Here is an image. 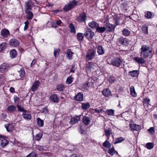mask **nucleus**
Instances as JSON below:
<instances>
[{"label":"nucleus","instance_id":"864d4df0","mask_svg":"<svg viewBox=\"0 0 157 157\" xmlns=\"http://www.w3.org/2000/svg\"><path fill=\"white\" fill-rule=\"evenodd\" d=\"M73 81V78L71 76H69L68 77L66 82L67 84H70L72 83Z\"/></svg>","mask_w":157,"mask_h":157},{"label":"nucleus","instance_id":"0e129e2a","mask_svg":"<svg viewBox=\"0 0 157 157\" xmlns=\"http://www.w3.org/2000/svg\"><path fill=\"white\" fill-rule=\"evenodd\" d=\"M17 108L18 110L19 111L23 112H24L25 111V109H24L23 108L21 107L19 105H17Z\"/></svg>","mask_w":157,"mask_h":157},{"label":"nucleus","instance_id":"72a5a7b5","mask_svg":"<svg viewBox=\"0 0 157 157\" xmlns=\"http://www.w3.org/2000/svg\"><path fill=\"white\" fill-rule=\"evenodd\" d=\"M37 124L39 127H41L44 125V121L43 120L41 119L40 118L38 117L37 118Z\"/></svg>","mask_w":157,"mask_h":157},{"label":"nucleus","instance_id":"e433bc0d","mask_svg":"<svg viewBox=\"0 0 157 157\" xmlns=\"http://www.w3.org/2000/svg\"><path fill=\"white\" fill-rule=\"evenodd\" d=\"M147 132L149 134L151 135H154L155 133V128L153 127H150L147 130Z\"/></svg>","mask_w":157,"mask_h":157},{"label":"nucleus","instance_id":"f03ea898","mask_svg":"<svg viewBox=\"0 0 157 157\" xmlns=\"http://www.w3.org/2000/svg\"><path fill=\"white\" fill-rule=\"evenodd\" d=\"M110 63L113 66L119 67L122 63V60L119 57H114L111 59Z\"/></svg>","mask_w":157,"mask_h":157},{"label":"nucleus","instance_id":"7c9ffc66","mask_svg":"<svg viewBox=\"0 0 157 157\" xmlns=\"http://www.w3.org/2000/svg\"><path fill=\"white\" fill-rule=\"evenodd\" d=\"M145 16L147 18H151L154 16V14L150 11H147L145 13Z\"/></svg>","mask_w":157,"mask_h":157},{"label":"nucleus","instance_id":"a18cd8bd","mask_svg":"<svg viewBox=\"0 0 157 157\" xmlns=\"http://www.w3.org/2000/svg\"><path fill=\"white\" fill-rule=\"evenodd\" d=\"M103 145L105 147L109 148L111 147V144L108 140H106L103 144Z\"/></svg>","mask_w":157,"mask_h":157},{"label":"nucleus","instance_id":"6e6552de","mask_svg":"<svg viewBox=\"0 0 157 157\" xmlns=\"http://www.w3.org/2000/svg\"><path fill=\"white\" fill-rule=\"evenodd\" d=\"M40 82L38 81H35L31 87V90L33 92L36 90L40 85Z\"/></svg>","mask_w":157,"mask_h":157},{"label":"nucleus","instance_id":"c03bdc74","mask_svg":"<svg viewBox=\"0 0 157 157\" xmlns=\"http://www.w3.org/2000/svg\"><path fill=\"white\" fill-rule=\"evenodd\" d=\"M7 44L6 43L3 42L0 44V52H2L6 48Z\"/></svg>","mask_w":157,"mask_h":157},{"label":"nucleus","instance_id":"393cba45","mask_svg":"<svg viewBox=\"0 0 157 157\" xmlns=\"http://www.w3.org/2000/svg\"><path fill=\"white\" fill-rule=\"evenodd\" d=\"M5 127L7 132H11L13 130L14 127L11 124H8L5 125Z\"/></svg>","mask_w":157,"mask_h":157},{"label":"nucleus","instance_id":"bf43d9fd","mask_svg":"<svg viewBox=\"0 0 157 157\" xmlns=\"http://www.w3.org/2000/svg\"><path fill=\"white\" fill-rule=\"evenodd\" d=\"M64 88V86L62 84L59 85L57 86V89L59 91H62Z\"/></svg>","mask_w":157,"mask_h":157},{"label":"nucleus","instance_id":"c85d7f7f","mask_svg":"<svg viewBox=\"0 0 157 157\" xmlns=\"http://www.w3.org/2000/svg\"><path fill=\"white\" fill-rule=\"evenodd\" d=\"M139 74V71L138 70L133 71L129 72V75L133 77H137Z\"/></svg>","mask_w":157,"mask_h":157},{"label":"nucleus","instance_id":"9b49d317","mask_svg":"<svg viewBox=\"0 0 157 157\" xmlns=\"http://www.w3.org/2000/svg\"><path fill=\"white\" fill-rule=\"evenodd\" d=\"M9 43L10 45L12 47H17L19 45L18 41L15 39H11L10 40Z\"/></svg>","mask_w":157,"mask_h":157},{"label":"nucleus","instance_id":"f3484780","mask_svg":"<svg viewBox=\"0 0 157 157\" xmlns=\"http://www.w3.org/2000/svg\"><path fill=\"white\" fill-rule=\"evenodd\" d=\"M50 99L51 101L54 103H58L59 100V99L58 98L56 94H52L50 96Z\"/></svg>","mask_w":157,"mask_h":157},{"label":"nucleus","instance_id":"2eb2a0df","mask_svg":"<svg viewBox=\"0 0 157 157\" xmlns=\"http://www.w3.org/2000/svg\"><path fill=\"white\" fill-rule=\"evenodd\" d=\"M116 27L115 25H113L110 24H108L106 26L105 28L108 32H112L114 30Z\"/></svg>","mask_w":157,"mask_h":157},{"label":"nucleus","instance_id":"680f3d73","mask_svg":"<svg viewBox=\"0 0 157 157\" xmlns=\"http://www.w3.org/2000/svg\"><path fill=\"white\" fill-rule=\"evenodd\" d=\"M37 154L35 152H32L28 155L26 157H36Z\"/></svg>","mask_w":157,"mask_h":157},{"label":"nucleus","instance_id":"f257e3e1","mask_svg":"<svg viewBox=\"0 0 157 157\" xmlns=\"http://www.w3.org/2000/svg\"><path fill=\"white\" fill-rule=\"evenodd\" d=\"M140 56L144 58H147L152 56V48L148 46L143 45L140 48Z\"/></svg>","mask_w":157,"mask_h":157},{"label":"nucleus","instance_id":"c756f323","mask_svg":"<svg viewBox=\"0 0 157 157\" xmlns=\"http://www.w3.org/2000/svg\"><path fill=\"white\" fill-rule=\"evenodd\" d=\"M27 14L26 18L29 20H30L32 19L33 16V13L30 11H25Z\"/></svg>","mask_w":157,"mask_h":157},{"label":"nucleus","instance_id":"aec40b11","mask_svg":"<svg viewBox=\"0 0 157 157\" xmlns=\"http://www.w3.org/2000/svg\"><path fill=\"white\" fill-rule=\"evenodd\" d=\"M80 115L76 116L72 118L71 120L70 123L71 124H74L78 122L80 120Z\"/></svg>","mask_w":157,"mask_h":157},{"label":"nucleus","instance_id":"412c9836","mask_svg":"<svg viewBox=\"0 0 157 157\" xmlns=\"http://www.w3.org/2000/svg\"><path fill=\"white\" fill-rule=\"evenodd\" d=\"M83 123L86 125L89 124L90 122V119L89 117L87 116H83L82 118Z\"/></svg>","mask_w":157,"mask_h":157},{"label":"nucleus","instance_id":"49530a36","mask_svg":"<svg viewBox=\"0 0 157 157\" xmlns=\"http://www.w3.org/2000/svg\"><path fill=\"white\" fill-rule=\"evenodd\" d=\"M17 55L16 52V50L14 49H13L10 52V56L12 58H14Z\"/></svg>","mask_w":157,"mask_h":157},{"label":"nucleus","instance_id":"6e6d98bb","mask_svg":"<svg viewBox=\"0 0 157 157\" xmlns=\"http://www.w3.org/2000/svg\"><path fill=\"white\" fill-rule=\"evenodd\" d=\"M60 52V49L58 48H55L54 50V54L55 57H56V56H58L59 55V53Z\"/></svg>","mask_w":157,"mask_h":157},{"label":"nucleus","instance_id":"37998d69","mask_svg":"<svg viewBox=\"0 0 157 157\" xmlns=\"http://www.w3.org/2000/svg\"><path fill=\"white\" fill-rule=\"evenodd\" d=\"M150 100L148 98H146L144 99L143 101V103L144 106L147 107L149 105V102Z\"/></svg>","mask_w":157,"mask_h":157},{"label":"nucleus","instance_id":"ddd939ff","mask_svg":"<svg viewBox=\"0 0 157 157\" xmlns=\"http://www.w3.org/2000/svg\"><path fill=\"white\" fill-rule=\"evenodd\" d=\"M9 66L6 63H3L0 66V71L1 72H4L8 69Z\"/></svg>","mask_w":157,"mask_h":157},{"label":"nucleus","instance_id":"4be33fe9","mask_svg":"<svg viewBox=\"0 0 157 157\" xmlns=\"http://www.w3.org/2000/svg\"><path fill=\"white\" fill-rule=\"evenodd\" d=\"M113 19L116 26L120 24L119 21L120 20L121 18L119 16L117 15H115L113 17Z\"/></svg>","mask_w":157,"mask_h":157},{"label":"nucleus","instance_id":"58836bf2","mask_svg":"<svg viewBox=\"0 0 157 157\" xmlns=\"http://www.w3.org/2000/svg\"><path fill=\"white\" fill-rule=\"evenodd\" d=\"M84 36V34L79 33L77 34V37L78 40L79 41L82 40Z\"/></svg>","mask_w":157,"mask_h":157},{"label":"nucleus","instance_id":"603ef678","mask_svg":"<svg viewBox=\"0 0 157 157\" xmlns=\"http://www.w3.org/2000/svg\"><path fill=\"white\" fill-rule=\"evenodd\" d=\"M154 146V144L151 143H148L146 144V147L147 149H152Z\"/></svg>","mask_w":157,"mask_h":157},{"label":"nucleus","instance_id":"423d86ee","mask_svg":"<svg viewBox=\"0 0 157 157\" xmlns=\"http://www.w3.org/2000/svg\"><path fill=\"white\" fill-rule=\"evenodd\" d=\"M87 18L86 13L83 12L80 13L79 15L77 17L76 20L79 22H85Z\"/></svg>","mask_w":157,"mask_h":157},{"label":"nucleus","instance_id":"13d9d810","mask_svg":"<svg viewBox=\"0 0 157 157\" xmlns=\"http://www.w3.org/2000/svg\"><path fill=\"white\" fill-rule=\"evenodd\" d=\"M72 9L69 6V4L67 6H65L64 7L63 10L66 12L68 10H71Z\"/></svg>","mask_w":157,"mask_h":157},{"label":"nucleus","instance_id":"1a4fd4ad","mask_svg":"<svg viewBox=\"0 0 157 157\" xmlns=\"http://www.w3.org/2000/svg\"><path fill=\"white\" fill-rule=\"evenodd\" d=\"M0 140H1V146L2 147H5L8 143V141L5 139V136L0 135Z\"/></svg>","mask_w":157,"mask_h":157},{"label":"nucleus","instance_id":"a211bd4d","mask_svg":"<svg viewBox=\"0 0 157 157\" xmlns=\"http://www.w3.org/2000/svg\"><path fill=\"white\" fill-rule=\"evenodd\" d=\"M94 80L92 78H90L88 79V81L86 82L84 85H83V87L87 89L90 86V81L92 83H93L94 82Z\"/></svg>","mask_w":157,"mask_h":157},{"label":"nucleus","instance_id":"a19ab883","mask_svg":"<svg viewBox=\"0 0 157 157\" xmlns=\"http://www.w3.org/2000/svg\"><path fill=\"white\" fill-rule=\"evenodd\" d=\"M105 135L106 136L108 137V139L109 138V136L112 133V130L110 128L108 129H105Z\"/></svg>","mask_w":157,"mask_h":157},{"label":"nucleus","instance_id":"69168bd1","mask_svg":"<svg viewBox=\"0 0 157 157\" xmlns=\"http://www.w3.org/2000/svg\"><path fill=\"white\" fill-rule=\"evenodd\" d=\"M103 110L102 109L97 108L95 109V111L97 113H98L101 112Z\"/></svg>","mask_w":157,"mask_h":157},{"label":"nucleus","instance_id":"79ce46f5","mask_svg":"<svg viewBox=\"0 0 157 157\" xmlns=\"http://www.w3.org/2000/svg\"><path fill=\"white\" fill-rule=\"evenodd\" d=\"M77 2L75 0H73L70 2L68 4L69 6L71 9L77 5Z\"/></svg>","mask_w":157,"mask_h":157},{"label":"nucleus","instance_id":"dca6fc26","mask_svg":"<svg viewBox=\"0 0 157 157\" xmlns=\"http://www.w3.org/2000/svg\"><path fill=\"white\" fill-rule=\"evenodd\" d=\"M130 127L132 130L139 131L140 129L141 126L135 124H130Z\"/></svg>","mask_w":157,"mask_h":157},{"label":"nucleus","instance_id":"0eeeda50","mask_svg":"<svg viewBox=\"0 0 157 157\" xmlns=\"http://www.w3.org/2000/svg\"><path fill=\"white\" fill-rule=\"evenodd\" d=\"M33 4L31 0H28L25 2V11H30L32 9Z\"/></svg>","mask_w":157,"mask_h":157},{"label":"nucleus","instance_id":"39448f33","mask_svg":"<svg viewBox=\"0 0 157 157\" xmlns=\"http://www.w3.org/2000/svg\"><path fill=\"white\" fill-rule=\"evenodd\" d=\"M97 66L96 64L92 62H89L86 65V68L87 71L93 72L96 71Z\"/></svg>","mask_w":157,"mask_h":157},{"label":"nucleus","instance_id":"e2e57ef3","mask_svg":"<svg viewBox=\"0 0 157 157\" xmlns=\"http://www.w3.org/2000/svg\"><path fill=\"white\" fill-rule=\"evenodd\" d=\"M29 22L28 21H26L25 22V26L24 28V30L25 31L26 30L28 29L29 27Z\"/></svg>","mask_w":157,"mask_h":157},{"label":"nucleus","instance_id":"5fc2aeb1","mask_svg":"<svg viewBox=\"0 0 157 157\" xmlns=\"http://www.w3.org/2000/svg\"><path fill=\"white\" fill-rule=\"evenodd\" d=\"M106 113L108 115L113 116L114 114V110L113 109L107 110L106 111Z\"/></svg>","mask_w":157,"mask_h":157},{"label":"nucleus","instance_id":"f8f14e48","mask_svg":"<svg viewBox=\"0 0 157 157\" xmlns=\"http://www.w3.org/2000/svg\"><path fill=\"white\" fill-rule=\"evenodd\" d=\"M17 71L19 73V76L21 78H23L25 76V72L24 69L21 66H19L18 69H17Z\"/></svg>","mask_w":157,"mask_h":157},{"label":"nucleus","instance_id":"cd10ccee","mask_svg":"<svg viewBox=\"0 0 157 157\" xmlns=\"http://www.w3.org/2000/svg\"><path fill=\"white\" fill-rule=\"evenodd\" d=\"M9 34V32L7 29H3L1 32V35L4 37H7Z\"/></svg>","mask_w":157,"mask_h":157},{"label":"nucleus","instance_id":"774afa93","mask_svg":"<svg viewBox=\"0 0 157 157\" xmlns=\"http://www.w3.org/2000/svg\"><path fill=\"white\" fill-rule=\"evenodd\" d=\"M36 61L34 59L33 60L31 63V66L32 67L34 65V64L36 63Z\"/></svg>","mask_w":157,"mask_h":157},{"label":"nucleus","instance_id":"c9c22d12","mask_svg":"<svg viewBox=\"0 0 157 157\" xmlns=\"http://www.w3.org/2000/svg\"><path fill=\"white\" fill-rule=\"evenodd\" d=\"M125 140L124 138L122 137H120L119 138H117L115 139V141L114 142V144H116L118 143H120L122 141L124 140Z\"/></svg>","mask_w":157,"mask_h":157},{"label":"nucleus","instance_id":"09e8293b","mask_svg":"<svg viewBox=\"0 0 157 157\" xmlns=\"http://www.w3.org/2000/svg\"><path fill=\"white\" fill-rule=\"evenodd\" d=\"M90 106V105L89 103H82V108L83 109H86Z\"/></svg>","mask_w":157,"mask_h":157},{"label":"nucleus","instance_id":"473e14b6","mask_svg":"<svg viewBox=\"0 0 157 157\" xmlns=\"http://www.w3.org/2000/svg\"><path fill=\"white\" fill-rule=\"evenodd\" d=\"M120 7L122 10H126L128 7L127 4L125 2H124L121 4Z\"/></svg>","mask_w":157,"mask_h":157},{"label":"nucleus","instance_id":"4d7b16f0","mask_svg":"<svg viewBox=\"0 0 157 157\" xmlns=\"http://www.w3.org/2000/svg\"><path fill=\"white\" fill-rule=\"evenodd\" d=\"M142 30L144 33L146 34H148V27L147 26L144 25L142 27Z\"/></svg>","mask_w":157,"mask_h":157},{"label":"nucleus","instance_id":"4468645a","mask_svg":"<svg viewBox=\"0 0 157 157\" xmlns=\"http://www.w3.org/2000/svg\"><path fill=\"white\" fill-rule=\"evenodd\" d=\"M74 99L77 101H82L83 100V94L82 93H79L75 97Z\"/></svg>","mask_w":157,"mask_h":157},{"label":"nucleus","instance_id":"a878e982","mask_svg":"<svg viewBox=\"0 0 157 157\" xmlns=\"http://www.w3.org/2000/svg\"><path fill=\"white\" fill-rule=\"evenodd\" d=\"M102 94L105 97H108L111 94V92L109 88L105 89L102 91Z\"/></svg>","mask_w":157,"mask_h":157},{"label":"nucleus","instance_id":"5701e85b","mask_svg":"<svg viewBox=\"0 0 157 157\" xmlns=\"http://www.w3.org/2000/svg\"><path fill=\"white\" fill-rule=\"evenodd\" d=\"M89 26L92 29H96L99 24L95 21H92L89 23Z\"/></svg>","mask_w":157,"mask_h":157},{"label":"nucleus","instance_id":"052dcab7","mask_svg":"<svg viewBox=\"0 0 157 157\" xmlns=\"http://www.w3.org/2000/svg\"><path fill=\"white\" fill-rule=\"evenodd\" d=\"M42 137V135L39 133L36 135L35 136V139L36 140H39Z\"/></svg>","mask_w":157,"mask_h":157},{"label":"nucleus","instance_id":"b1692460","mask_svg":"<svg viewBox=\"0 0 157 157\" xmlns=\"http://www.w3.org/2000/svg\"><path fill=\"white\" fill-rule=\"evenodd\" d=\"M97 52L99 55H102L105 53V50L103 47L99 45L97 47Z\"/></svg>","mask_w":157,"mask_h":157},{"label":"nucleus","instance_id":"6ab92c4d","mask_svg":"<svg viewBox=\"0 0 157 157\" xmlns=\"http://www.w3.org/2000/svg\"><path fill=\"white\" fill-rule=\"evenodd\" d=\"M22 116L24 118L27 120H29L31 119V116L30 113L25 111L22 114Z\"/></svg>","mask_w":157,"mask_h":157},{"label":"nucleus","instance_id":"3c124183","mask_svg":"<svg viewBox=\"0 0 157 157\" xmlns=\"http://www.w3.org/2000/svg\"><path fill=\"white\" fill-rule=\"evenodd\" d=\"M69 28L71 33H76L75 29V26L71 23H70L69 25Z\"/></svg>","mask_w":157,"mask_h":157},{"label":"nucleus","instance_id":"338daca9","mask_svg":"<svg viewBox=\"0 0 157 157\" xmlns=\"http://www.w3.org/2000/svg\"><path fill=\"white\" fill-rule=\"evenodd\" d=\"M109 81L111 83L114 82L115 81L114 77H110L109 78Z\"/></svg>","mask_w":157,"mask_h":157},{"label":"nucleus","instance_id":"20e7f679","mask_svg":"<svg viewBox=\"0 0 157 157\" xmlns=\"http://www.w3.org/2000/svg\"><path fill=\"white\" fill-rule=\"evenodd\" d=\"M96 53V51L94 49L89 50L86 55V57L88 60H91L94 58L95 54Z\"/></svg>","mask_w":157,"mask_h":157},{"label":"nucleus","instance_id":"9d476101","mask_svg":"<svg viewBox=\"0 0 157 157\" xmlns=\"http://www.w3.org/2000/svg\"><path fill=\"white\" fill-rule=\"evenodd\" d=\"M143 57H136L133 59L134 60L139 64H143L145 62V60Z\"/></svg>","mask_w":157,"mask_h":157},{"label":"nucleus","instance_id":"7ed1b4c3","mask_svg":"<svg viewBox=\"0 0 157 157\" xmlns=\"http://www.w3.org/2000/svg\"><path fill=\"white\" fill-rule=\"evenodd\" d=\"M84 35L88 40H90L92 39L94 35V34L90 29L87 28L86 30V32L84 34Z\"/></svg>","mask_w":157,"mask_h":157},{"label":"nucleus","instance_id":"de8ad7c7","mask_svg":"<svg viewBox=\"0 0 157 157\" xmlns=\"http://www.w3.org/2000/svg\"><path fill=\"white\" fill-rule=\"evenodd\" d=\"M108 152L111 155H113L115 154L116 151H115L114 147H113L112 148L109 149L108 150Z\"/></svg>","mask_w":157,"mask_h":157},{"label":"nucleus","instance_id":"4c0bfd02","mask_svg":"<svg viewBox=\"0 0 157 157\" xmlns=\"http://www.w3.org/2000/svg\"><path fill=\"white\" fill-rule=\"evenodd\" d=\"M131 94L132 96L135 97L136 96V93L135 90L133 86H132L130 88Z\"/></svg>","mask_w":157,"mask_h":157},{"label":"nucleus","instance_id":"8fccbe9b","mask_svg":"<svg viewBox=\"0 0 157 157\" xmlns=\"http://www.w3.org/2000/svg\"><path fill=\"white\" fill-rule=\"evenodd\" d=\"M122 33L123 35L125 36H129L130 33V32L126 29H124L122 31Z\"/></svg>","mask_w":157,"mask_h":157},{"label":"nucleus","instance_id":"bb28decb","mask_svg":"<svg viewBox=\"0 0 157 157\" xmlns=\"http://www.w3.org/2000/svg\"><path fill=\"white\" fill-rule=\"evenodd\" d=\"M118 42L120 44L125 45H126L128 43L127 39L126 38H124L122 37L120 38Z\"/></svg>","mask_w":157,"mask_h":157},{"label":"nucleus","instance_id":"f704fd0d","mask_svg":"<svg viewBox=\"0 0 157 157\" xmlns=\"http://www.w3.org/2000/svg\"><path fill=\"white\" fill-rule=\"evenodd\" d=\"M16 107L13 105H10L8 106L7 108L8 111L10 112H13L15 111Z\"/></svg>","mask_w":157,"mask_h":157},{"label":"nucleus","instance_id":"2f4dec72","mask_svg":"<svg viewBox=\"0 0 157 157\" xmlns=\"http://www.w3.org/2000/svg\"><path fill=\"white\" fill-rule=\"evenodd\" d=\"M106 28L105 27H100L99 25L96 29V31L100 33L104 32Z\"/></svg>","mask_w":157,"mask_h":157},{"label":"nucleus","instance_id":"ea45409f","mask_svg":"<svg viewBox=\"0 0 157 157\" xmlns=\"http://www.w3.org/2000/svg\"><path fill=\"white\" fill-rule=\"evenodd\" d=\"M73 54V52L71 51V49H68L67 51V56L70 59H72V56Z\"/></svg>","mask_w":157,"mask_h":157}]
</instances>
